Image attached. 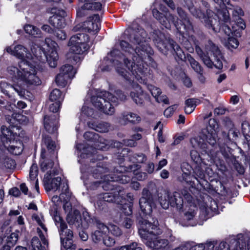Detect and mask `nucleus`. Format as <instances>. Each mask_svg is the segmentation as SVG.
Listing matches in <instances>:
<instances>
[{
	"instance_id": "nucleus-1",
	"label": "nucleus",
	"mask_w": 250,
	"mask_h": 250,
	"mask_svg": "<svg viewBox=\"0 0 250 250\" xmlns=\"http://www.w3.org/2000/svg\"><path fill=\"white\" fill-rule=\"evenodd\" d=\"M129 33L130 43L125 41L120 42V46L124 52L122 60L128 71L122 67V63L118 60H111L110 62L114 65L117 73L124 79V86L132 88L130 93L132 99L136 104L142 105L146 96L132 78H135L140 83H146L147 68L145 61L149 59L153 51L147 43L150 38L147 37L144 29H131Z\"/></svg>"
},
{
	"instance_id": "nucleus-2",
	"label": "nucleus",
	"mask_w": 250,
	"mask_h": 250,
	"mask_svg": "<svg viewBox=\"0 0 250 250\" xmlns=\"http://www.w3.org/2000/svg\"><path fill=\"white\" fill-rule=\"evenodd\" d=\"M6 50L11 55L21 60L19 63V68L14 66L7 68V72L12 78L19 80L22 84L27 86L41 83V81L37 75L35 66L25 61V59H34L33 54L27 52L26 48L21 45L8 47Z\"/></svg>"
},
{
	"instance_id": "nucleus-3",
	"label": "nucleus",
	"mask_w": 250,
	"mask_h": 250,
	"mask_svg": "<svg viewBox=\"0 0 250 250\" xmlns=\"http://www.w3.org/2000/svg\"><path fill=\"white\" fill-rule=\"evenodd\" d=\"M158 221H154L153 224L150 221H144L139 228V234L146 246L151 250H170L171 245L167 239L157 237Z\"/></svg>"
},
{
	"instance_id": "nucleus-4",
	"label": "nucleus",
	"mask_w": 250,
	"mask_h": 250,
	"mask_svg": "<svg viewBox=\"0 0 250 250\" xmlns=\"http://www.w3.org/2000/svg\"><path fill=\"white\" fill-rule=\"evenodd\" d=\"M116 95L118 98L108 92L101 91L91 97V102L101 111L108 115H112L114 113L115 109L111 103L116 104L118 99L121 101L126 99V96L121 90L117 91Z\"/></svg>"
},
{
	"instance_id": "nucleus-5",
	"label": "nucleus",
	"mask_w": 250,
	"mask_h": 250,
	"mask_svg": "<svg viewBox=\"0 0 250 250\" xmlns=\"http://www.w3.org/2000/svg\"><path fill=\"white\" fill-rule=\"evenodd\" d=\"M45 43L50 48L48 50V54L47 56L45 55L44 52L42 50L41 48L38 46H34L31 48L32 54L34 57L41 62H43L44 59H46L50 67H55L57 65L58 60V54L57 53V49L58 46L57 43L49 38H47L45 40Z\"/></svg>"
},
{
	"instance_id": "nucleus-6",
	"label": "nucleus",
	"mask_w": 250,
	"mask_h": 250,
	"mask_svg": "<svg viewBox=\"0 0 250 250\" xmlns=\"http://www.w3.org/2000/svg\"><path fill=\"white\" fill-rule=\"evenodd\" d=\"M152 38L157 47L161 50L164 49H173L175 52V59L177 61H184L185 54L180 46L169 37H166L159 31H155L152 35Z\"/></svg>"
},
{
	"instance_id": "nucleus-7",
	"label": "nucleus",
	"mask_w": 250,
	"mask_h": 250,
	"mask_svg": "<svg viewBox=\"0 0 250 250\" xmlns=\"http://www.w3.org/2000/svg\"><path fill=\"white\" fill-rule=\"evenodd\" d=\"M54 220L59 229L62 246L65 250H75L76 246L73 244L72 231L67 229L66 224L57 213L54 215Z\"/></svg>"
},
{
	"instance_id": "nucleus-8",
	"label": "nucleus",
	"mask_w": 250,
	"mask_h": 250,
	"mask_svg": "<svg viewBox=\"0 0 250 250\" xmlns=\"http://www.w3.org/2000/svg\"><path fill=\"white\" fill-rule=\"evenodd\" d=\"M185 2L191 14L194 16L201 19L202 22H204L207 27L212 29L214 32H217L218 29H220L218 27V21L213 17V16H215V15L212 11L207 9V16H206L201 10L194 8L191 0H185Z\"/></svg>"
},
{
	"instance_id": "nucleus-9",
	"label": "nucleus",
	"mask_w": 250,
	"mask_h": 250,
	"mask_svg": "<svg viewBox=\"0 0 250 250\" xmlns=\"http://www.w3.org/2000/svg\"><path fill=\"white\" fill-rule=\"evenodd\" d=\"M89 36L83 33H78L72 36L68 43L70 49L74 53L82 54L86 51L91 44H89Z\"/></svg>"
},
{
	"instance_id": "nucleus-10",
	"label": "nucleus",
	"mask_w": 250,
	"mask_h": 250,
	"mask_svg": "<svg viewBox=\"0 0 250 250\" xmlns=\"http://www.w3.org/2000/svg\"><path fill=\"white\" fill-rule=\"evenodd\" d=\"M140 208L141 211L146 215H147L148 217H147V220H144L140 222V224L144 221H150L151 224H153L154 221L157 220L154 219L150 216L152 208L155 207V204L153 196L150 191L144 188L142 191V196L139 201ZM141 225H140V226Z\"/></svg>"
},
{
	"instance_id": "nucleus-11",
	"label": "nucleus",
	"mask_w": 250,
	"mask_h": 250,
	"mask_svg": "<svg viewBox=\"0 0 250 250\" xmlns=\"http://www.w3.org/2000/svg\"><path fill=\"white\" fill-rule=\"evenodd\" d=\"M227 8L232 11L233 21L236 23V25L239 27V28L237 29L235 26H233L234 34L236 37H241L242 31L246 28L245 23L240 17L244 15L243 11L241 8L237 6L234 7L231 4L229 5L228 4Z\"/></svg>"
},
{
	"instance_id": "nucleus-12",
	"label": "nucleus",
	"mask_w": 250,
	"mask_h": 250,
	"mask_svg": "<svg viewBox=\"0 0 250 250\" xmlns=\"http://www.w3.org/2000/svg\"><path fill=\"white\" fill-rule=\"evenodd\" d=\"M153 17L159 21L162 25L167 29H169L171 23L173 24L177 30H181L178 19L169 12H166L164 16L157 9L152 11Z\"/></svg>"
},
{
	"instance_id": "nucleus-13",
	"label": "nucleus",
	"mask_w": 250,
	"mask_h": 250,
	"mask_svg": "<svg viewBox=\"0 0 250 250\" xmlns=\"http://www.w3.org/2000/svg\"><path fill=\"white\" fill-rule=\"evenodd\" d=\"M124 195L125 191L120 188H117L110 192L98 195V198L107 202H115L119 203L122 201Z\"/></svg>"
},
{
	"instance_id": "nucleus-14",
	"label": "nucleus",
	"mask_w": 250,
	"mask_h": 250,
	"mask_svg": "<svg viewBox=\"0 0 250 250\" xmlns=\"http://www.w3.org/2000/svg\"><path fill=\"white\" fill-rule=\"evenodd\" d=\"M100 17L98 15H94L89 18V20L83 22L82 27L85 32L92 33L94 35L97 33L100 27Z\"/></svg>"
},
{
	"instance_id": "nucleus-15",
	"label": "nucleus",
	"mask_w": 250,
	"mask_h": 250,
	"mask_svg": "<svg viewBox=\"0 0 250 250\" xmlns=\"http://www.w3.org/2000/svg\"><path fill=\"white\" fill-rule=\"evenodd\" d=\"M1 134L0 138L2 144L4 145L7 144L13 138H16L18 136L20 132V129L18 128L13 127L12 129L7 127L4 125H2L0 128Z\"/></svg>"
},
{
	"instance_id": "nucleus-16",
	"label": "nucleus",
	"mask_w": 250,
	"mask_h": 250,
	"mask_svg": "<svg viewBox=\"0 0 250 250\" xmlns=\"http://www.w3.org/2000/svg\"><path fill=\"white\" fill-rule=\"evenodd\" d=\"M206 131L208 134H205L206 139L211 145H214L216 143V133L218 131V125L214 119L209 120Z\"/></svg>"
},
{
	"instance_id": "nucleus-17",
	"label": "nucleus",
	"mask_w": 250,
	"mask_h": 250,
	"mask_svg": "<svg viewBox=\"0 0 250 250\" xmlns=\"http://www.w3.org/2000/svg\"><path fill=\"white\" fill-rule=\"evenodd\" d=\"M248 240L247 249L250 250V231L245 234H239L237 239L235 240L231 246V250H246L245 240Z\"/></svg>"
},
{
	"instance_id": "nucleus-18",
	"label": "nucleus",
	"mask_w": 250,
	"mask_h": 250,
	"mask_svg": "<svg viewBox=\"0 0 250 250\" xmlns=\"http://www.w3.org/2000/svg\"><path fill=\"white\" fill-rule=\"evenodd\" d=\"M95 227L96 230L92 233L91 237L94 242L98 243L103 241L105 237L108 232V229L106 226L98 220H95Z\"/></svg>"
},
{
	"instance_id": "nucleus-19",
	"label": "nucleus",
	"mask_w": 250,
	"mask_h": 250,
	"mask_svg": "<svg viewBox=\"0 0 250 250\" xmlns=\"http://www.w3.org/2000/svg\"><path fill=\"white\" fill-rule=\"evenodd\" d=\"M104 140L102 138H99V141L94 144L95 148L92 146L87 145L84 146L83 144H79L77 145V148L82 151L83 154L88 155L90 153H94L95 149L104 150L107 148V145L105 142H103Z\"/></svg>"
},
{
	"instance_id": "nucleus-20",
	"label": "nucleus",
	"mask_w": 250,
	"mask_h": 250,
	"mask_svg": "<svg viewBox=\"0 0 250 250\" xmlns=\"http://www.w3.org/2000/svg\"><path fill=\"white\" fill-rule=\"evenodd\" d=\"M52 176L50 173L46 172L43 179L44 186L47 190L54 189L56 190L59 188L60 186L61 178L57 177L52 178Z\"/></svg>"
},
{
	"instance_id": "nucleus-21",
	"label": "nucleus",
	"mask_w": 250,
	"mask_h": 250,
	"mask_svg": "<svg viewBox=\"0 0 250 250\" xmlns=\"http://www.w3.org/2000/svg\"><path fill=\"white\" fill-rule=\"evenodd\" d=\"M0 88L1 91L6 95H8L12 90H14L20 96H23L25 93L24 88L22 86L11 85L5 82L0 83Z\"/></svg>"
},
{
	"instance_id": "nucleus-22",
	"label": "nucleus",
	"mask_w": 250,
	"mask_h": 250,
	"mask_svg": "<svg viewBox=\"0 0 250 250\" xmlns=\"http://www.w3.org/2000/svg\"><path fill=\"white\" fill-rule=\"evenodd\" d=\"M44 128L49 133L55 132L58 128V121L56 116L51 114L50 116H45L44 117Z\"/></svg>"
},
{
	"instance_id": "nucleus-23",
	"label": "nucleus",
	"mask_w": 250,
	"mask_h": 250,
	"mask_svg": "<svg viewBox=\"0 0 250 250\" xmlns=\"http://www.w3.org/2000/svg\"><path fill=\"white\" fill-rule=\"evenodd\" d=\"M57 9L55 8L50 9V12L55 14L50 17L49 22L55 28H61L65 25V20L63 17L57 14Z\"/></svg>"
},
{
	"instance_id": "nucleus-24",
	"label": "nucleus",
	"mask_w": 250,
	"mask_h": 250,
	"mask_svg": "<svg viewBox=\"0 0 250 250\" xmlns=\"http://www.w3.org/2000/svg\"><path fill=\"white\" fill-rule=\"evenodd\" d=\"M120 122L124 124H127L129 123L132 124H137L141 120V117L137 114L128 112H124L120 118Z\"/></svg>"
},
{
	"instance_id": "nucleus-25",
	"label": "nucleus",
	"mask_w": 250,
	"mask_h": 250,
	"mask_svg": "<svg viewBox=\"0 0 250 250\" xmlns=\"http://www.w3.org/2000/svg\"><path fill=\"white\" fill-rule=\"evenodd\" d=\"M170 206L177 210H181L183 208L184 201L180 192H174L170 194Z\"/></svg>"
},
{
	"instance_id": "nucleus-26",
	"label": "nucleus",
	"mask_w": 250,
	"mask_h": 250,
	"mask_svg": "<svg viewBox=\"0 0 250 250\" xmlns=\"http://www.w3.org/2000/svg\"><path fill=\"white\" fill-rule=\"evenodd\" d=\"M107 171L106 168H104L103 167H99L97 169H95L92 176L95 177L97 179H99V177L101 179V181H97L94 183L96 184H100L101 182H107V181H114L115 179L110 177L108 175H103L102 173H105Z\"/></svg>"
},
{
	"instance_id": "nucleus-27",
	"label": "nucleus",
	"mask_w": 250,
	"mask_h": 250,
	"mask_svg": "<svg viewBox=\"0 0 250 250\" xmlns=\"http://www.w3.org/2000/svg\"><path fill=\"white\" fill-rule=\"evenodd\" d=\"M177 10V13L180 18L181 25L183 26V28L188 32L192 31L193 29L192 24L185 12L182 8L179 7H178Z\"/></svg>"
},
{
	"instance_id": "nucleus-28",
	"label": "nucleus",
	"mask_w": 250,
	"mask_h": 250,
	"mask_svg": "<svg viewBox=\"0 0 250 250\" xmlns=\"http://www.w3.org/2000/svg\"><path fill=\"white\" fill-rule=\"evenodd\" d=\"M88 126L99 132H106L109 130L110 125L104 122H90L88 123Z\"/></svg>"
},
{
	"instance_id": "nucleus-29",
	"label": "nucleus",
	"mask_w": 250,
	"mask_h": 250,
	"mask_svg": "<svg viewBox=\"0 0 250 250\" xmlns=\"http://www.w3.org/2000/svg\"><path fill=\"white\" fill-rule=\"evenodd\" d=\"M6 118L8 122L11 124H16V122L21 124H26L28 119L27 117L21 114L14 112L12 114H6Z\"/></svg>"
},
{
	"instance_id": "nucleus-30",
	"label": "nucleus",
	"mask_w": 250,
	"mask_h": 250,
	"mask_svg": "<svg viewBox=\"0 0 250 250\" xmlns=\"http://www.w3.org/2000/svg\"><path fill=\"white\" fill-rule=\"evenodd\" d=\"M195 51L202 61L204 64L208 68H212L213 66V62L210 60L209 57L198 46H196Z\"/></svg>"
},
{
	"instance_id": "nucleus-31",
	"label": "nucleus",
	"mask_w": 250,
	"mask_h": 250,
	"mask_svg": "<svg viewBox=\"0 0 250 250\" xmlns=\"http://www.w3.org/2000/svg\"><path fill=\"white\" fill-rule=\"evenodd\" d=\"M95 220L97 219L96 218H91L88 212L84 211L83 213L82 218L81 217L80 219V227L86 229L91 224L95 226Z\"/></svg>"
},
{
	"instance_id": "nucleus-32",
	"label": "nucleus",
	"mask_w": 250,
	"mask_h": 250,
	"mask_svg": "<svg viewBox=\"0 0 250 250\" xmlns=\"http://www.w3.org/2000/svg\"><path fill=\"white\" fill-rule=\"evenodd\" d=\"M80 219L81 214L78 210H75L73 212L69 213L66 218L69 225H75L77 227H80Z\"/></svg>"
},
{
	"instance_id": "nucleus-33",
	"label": "nucleus",
	"mask_w": 250,
	"mask_h": 250,
	"mask_svg": "<svg viewBox=\"0 0 250 250\" xmlns=\"http://www.w3.org/2000/svg\"><path fill=\"white\" fill-rule=\"evenodd\" d=\"M41 156L42 159L41 160V168L42 170L43 171H47V172L50 173L51 175V170L54 165L53 162L52 160L44 159L45 157V150L42 151Z\"/></svg>"
},
{
	"instance_id": "nucleus-34",
	"label": "nucleus",
	"mask_w": 250,
	"mask_h": 250,
	"mask_svg": "<svg viewBox=\"0 0 250 250\" xmlns=\"http://www.w3.org/2000/svg\"><path fill=\"white\" fill-rule=\"evenodd\" d=\"M93 0H90V1H85V3L82 6L81 10L78 12V14L80 16H83V11L85 9L87 10H100L102 8V4L101 2H91Z\"/></svg>"
},
{
	"instance_id": "nucleus-35",
	"label": "nucleus",
	"mask_w": 250,
	"mask_h": 250,
	"mask_svg": "<svg viewBox=\"0 0 250 250\" xmlns=\"http://www.w3.org/2000/svg\"><path fill=\"white\" fill-rule=\"evenodd\" d=\"M170 194L167 192L164 191L159 194V201L161 207L164 209H167L170 204Z\"/></svg>"
},
{
	"instance_id": "nucleus-36",
	"label": "nucleus",
	"mask_w": 250,
	"mask_h": 250,
	"mask_svg": "<svg viewBox=\"0 0 250 250\" xmlns=\"http://www.w3.org/2000/svg\"><path fill=\"white\" fill-rule=\"evenodd\" d=\"M205 52L207 54H212L213 56L216 55L218 57L221 51L217 46L211 41H208L205 45Z\"/></svg>"
},
{
	"instance_id": "nucleus-37",
	"label": "nucleus",
	"mask_w": 250,
	"mask_h": 250,
	"mask_svg": "<svg viewBox=\"0 0 250 250\" xmlns=\"http://www.w3.org/2000/svg\"><path fill=\"white\" fill-rule=\"evenodd\" d=\"M24 29L26 33L33 37L39 38L41 37V30L34 25L26 24L24 26Z\"/></svg>"
},
{
	"instance_id": "nucleus-38",
	"label": "nucleus",
	"mask_w": 250,
	"mask_h": 250,
	"mask_svg": "<svg viewBox=\"0 0 250 250\" xmlns=\"http://www.w3.org/2000/svg\"><path fill=\"white\" fill-rule=\"evenodd\" d=\"M187 60L192 69L198 74L202 75L203 69L199 63L196 61L190 55H188Z\"/></svg>"
},
{
	"instance_id": "nucleus-39",
	"label": "nucleus",
	"mask_w": 250,
	"mask_h": 250,
	"mask_svg": "<svg viewBox=\"0 0 250 250\" xmlns=\"http://www.w3.org/2000/svg\"><path fill=\"white\" fill-rule=\"evenodd\" d=\"M62 193L60 194V198L63 200V202H65V204L63 205V208L65 210L69 211V208L68 205L67 201L69 200L70 197V194L68 192V186L67 184L62 188Z\"/></svg>"
},
{
	"instance_id": "nucleus-40",
	"label": "nucleus",
	"mask_w": 250,
	"mask_h": 250,
	"mask_svg": "<svg viewBox=\"0 0 250 250\" xmlns=\"http://www.w3.org/2000/svg\"><path fill=\"white\" fill-rule=\"evenodd\" d=\"M15 146L10 145V146L5 148L11 153L14 155H20L23 149V144L22 142H15Z\"/></svg>"
},
{
	"instance_id": "nucleus-41",
	"label": "nucleus",
	"mask_w": 250,
	"mask_h": 250,
	"mask_svg": "<svg viewBox=\"0 0 250 250\" xmlns=\"http://www.w3.org/2000/svg\"><path fill=\"white\" fill-rule=\"evenodd\" d=\"M190 143L193 147L196 149H205L207 147V144L203 139L200 137H197L191 139Z\"/></svg>"
},
{
	"instance_id": "nucleus-42",
	"label": "nucleus",
	"mask_w": 250,
	"mask_h": 250,
	"mask_svg": "<svg viewBox=\"0 0 250 250\" xmlns=\"http://www.w3.org/2000/svg\"><path fill=\"white\" fill-rule=\"evenodd\" d=\"M198 100L195 99H188L185 102L186 106L185 108V112L187 114L192 113L195 109Z\"/></svg>"
},
{
	"instance_id": "nucleus-43",
	"label": "nucleus",
	"mask_w": 250,
	"mask_h": 250,
	"mask_svg": "<svg viewBox=\"0 0 250 250\" xmlns=\"http://www.w3.org/2000/svg\"><path fill=\"white\" fill-rule=\"evenodd\" d=\"M19 231L11 233L9 235L5 237L4 241L7 244L6 245L10 247L14 246L18 239Z\"/></svg>"
},
{
	"instance_id": "nucleus-44",
	"label": "nucleus",
	"mask_w": 250,
	"mask_h": 250,
	"mask_svg": "<svg viewBox=\"0 0 250 250\" xmlns=\"http://www.w3.org/2000/svg\"><path fill=\"white\" fill-rule=\"evenodd\" d=\"M60 73L63 75H69V78L72 79L74 77L76 72L73 69L72 65L65 64L61 67Z\"/></svg>"
},
{
	"instance_id": "nucleus-45",
	"label": "nucleus",
	"mask_w": 250,
	"mask_h": 250,
	"mask_svg": "<svg viewBox=\"0 0 250 250\" xmlns=\"http://www.w3.org/2000/svg\"><path fill=\"white\" fill-rule=\"evenodd\" d=\"M212 243H208V241L203 244H200L191 247L189 250H213Z\"/></svg>"
},
{
	"instance_id": "nucleus-46",
	"label": "nucleus",
	"mask_w": 250,
	"mask_h": 250,
	"mask_svg": "<svg viewBox=\"0 0 250 250\" xmlns=\"http://www.w3.org/2000/svg\"><path fill=\"white\" fill-rule=\"evenodd\" d=\"M197 208L194 205H191L188 209L187 210L184 214V218L187 220H192L196 214Z\"/></svg>"
},
{
	"instance_id": "nucleus-47",
	"label": "nucleus",
	"mask_w": 250,
	"mask_h": 250,
	"mask_svg": "<svg viewBox=\"0 0 250 250\" xmlns=\"http://www.w3.org/2000/svg\"><path fill=\"white\" fill-rule=\"evenodd\" d=\"M69 79H70L69 75H63L60 73L56 77V82L58 86L64 87Z\"/></svg>"
},
{
	"instance_id": "nucleus-48",
	"label": "nucleus",
	"mask_w": 250,
	"mask_h": 250,
	"mask_svg": "<svg viewBox=\"0 0 250 250\" xmlns=\"http://www.w3.org/2000/svg\"><path fill=\"white\" fill-rule=\"evenodd\" d=\"M208 243L213 244V250H230L229 245L225 242L218 243L215 241H208Z\"/></svg>"
},
{
	"instance_id": "nucleus-49",
	"label": "nucleus",
	"mask_w": 250,
	"mask_h": 250,
	"mask_svg": "<svg viewBox=\"0 0 250 250\" xmlns=\"http://www.w3.org/2000/svg\"><path fill=\"white\" fill-rule=\"evenodd\" d=\"M229 10L227 8L226 9L219 11L217 15L218 19L226 22L229 21L230 19Z\"/></svg>"
},
{
	"instance_id": "nucleus-50",
	"label": "nucleus",
	"mask_w": 250,
	"mask_h": 250,
	"mask_svg": "<svg viewBox=\"0 0 250 250\" xmlns=\"http://www.w3.org/2000/svg\"><path fill=\"white\" fill-rule=\"evenodd\" d=\"M108 229V231L116 237H119L122 234V231L121 229L116 225L110 224L106 226Z\"/></svg>"
},
{
	"instance_id": "nucleus-51",
	"label": "nucleus",
	"mask_w": 250,
	"mask_h": 250,
	"mask_svg": "<svg viewBox=\"0 0 250 250\" xmlns=\"http://www.w3.org/2000/svg\"><path fill=\"white\" fill-rule=\"evenodd\" d=\"M233 26H235L236 29H238L239 27L236 25V23L232 24V29H230L229 26L227 24L223 25L221 27L222 31L228 37H230V35H232L234 36L237 37L234 33V31L233 30Z\"/></svg>"
},
{
	"instance_id": "nucleus-52",
	"label": "nucleus",
	"mask_w": 250,
	"mask_h": 250,
	"mask_svg": "<svg viewBox=\"0 0 250 250\" xmlns=\"http://www.w3.org/2000/svg\"><path fill=\"white\" fill-rule=\"evenodd\" d=\"M32 219L35 220L38 224L41 227V228L43 230V231L46 232L47 231V228L45 227V225L43 224V217L42 214H34L32 215Z\"/></svg>"
},
{
	"instance_id": "nucleus-53",
	"label": "nucleus",
	"mask_w": 250,
	"mask_h": 250,
	"mask_svg": "<svg viewBox=\"0 0 250 250\" xmlns=\"http://www.w3.org/2000/svg\"><path fill=\"white\" fill-rule=\"evenodd\" d=\"M214 59L213 62V66L217 69H222L223 67V57L221 53H219V55L218 56H216V55L213 56Z\"/></svg>"
},
{
	"instance_id": "nucleus-54",
	"label": "nucleus",
	"mask_w": 250,
	"mask_h": 250,
	"mask_svg": "<svg viewBox=\"0 0 250 250\" xmlns=\"http://www.w3.org/2000/svg\"><path fill=\"white\" fill-rule=\"evenodd\" d=\"M239 45L237 40L233 37H228V41L226 43V46L229 49L236 48Z\"/></svg>"
},
{
	"instance_id": "nucleus-55",
	"label": "nucleus",
	"mask_w": 250,
	"mask_h": 250,
	"mask_svg": "<svg viewBox=\"0 0 250 250\" xmlns=\"http://www.w3.org/2000/svg\"><path fill=\"white\" fill-rule=\"evenodd\" d=\"M193 176L191 175V172L182 173L181 176L178 177V179L180 182H185L187 183L190 184L192 182Z\"/></svg>"
},
{
	"instance_id": "nucleus-56",
	"label": "nucleus",
	"mask_w": 250,
	"mask_h": 250,
	"mask_svg": "<svg viewBox=\"0 0 250 250\" xmlns=\"http://www.w3.org/2000/svg\"><path fill=\"white\" fill-rule=\"evenodd\" d=\"M2 163L4 166L7 168L12 169L15 167V162L11 158L5 157L3 159Z\"/></svg>"
},
{
	"instance_id": "nucleus-57",
	"label": "nucleus",
	"mask_w": 250,
	"mask_h": 250,
	"mask_svg": "<svg viewBox=\"0 0 250 250\" xmlns=\"http://www.w3.org/2000/svg\"><path fill=\"white\" fill-rule=\"evenodd\" d=\"M50 100L51 101H60L61 99V92L58 89H54L52 91L50 94Z\"/></svg>"
},
{
	"instance_id": "nucleus-58",
	"label": "nucleus",
	"mask_w": 250,
	"mask_h": 250,
	"mask_svg": "<svg viewBox=\"0 0 250 250\" xmlns=\"http://www.w3.org/2000/svg\"><path fill=\"white\" fill-rule=\"evenodd\" d=\"M119 250H142V249L137 243L133 242L129 245L122 246Z\"/></svg>"
},
{
	"instance_id": "nucleus-59",
	"label": "nucleus",
	"mask_w": 250,
	"mask_h": 250,
	"mask_svg": "<svg viewBox=\"0 0 250 250\" xmlns=\"http://www.w3.org/2000/svg\"><path fill=\"white\" fill-rule=\"evenodd\" d=\"M38 166L36 164H33L30 167V172H29V177L30 179L33 181H36V177L38 175Z\"/></svg>"
},
{
	"instance_id": "nucleus-60",
	"label": "nucleus",
	"mask_w": 250,
	"mask_h": 250,
	"mask_svg": "<svg viewBox=\"0 0 250 250\" xmlns=\"http://www.w3.org/2000/svg\"><path fill=\"white\" fill-rule=\"evenodd\" d=\"M31 250H41L42 245L37 237H34L31 240Z\"/></svg>"
},
{
	"instance_id": "nucleus-61",
	"label": "nucleus",
	"mask_w": 250,
	"mask_h": 250,
	"mask_svg": "<svg viewBox=\"0 0 250 250\" xmlns=\"http://www.w3.org/2000/svg\"><path fill=\"white\" fill-rule=\"evenodd\" d=\"M44 143L48 150H54L55 149V143L51 140L49 137H46L44 139Z\"/></svg>"
},
{
	"instance_id": "nucleus-62",
	"label": "nucleus",
	"mask_w": 250,
	"mask_h": 250,
	"mask_svg": "<svg viewBox=\"0 0 250 250\" xmlns=\"http://www.w3.org/2000/svg\"><path fill=\"white\" fill-rule=\"evenodd\" d=\"M194 173L195 174L193 176V178L196 179H198L197 177L202 179L204 178V171L200 168V167H196L194 171Z\"/></svg>"
},
{
	"instance_id": "nucleus-63",
	"label": "nucleus",
	"mask_w": 250,
	"mask_h": 250,
	"mask_svg": "<svg viewBox=\"0 0 250 250\" xmlns=\"http://www.w3.org/2000/svg\"><path fill=\"white\" fill-rule=\"evenodd\" d=\"M148 89L151 92L152 95L155 98H157L161 93V91L160 88L155 87L153 85H150L148 86Z\"/></svg>"
},
{
	"instance_id": "nucleus-64",
	"label": "nucleus",
	"mask_w": 250,
	"mask_h": 250,
	"mask_svg": "<svg viewBox=\"0 0 250 250\" xmlns=\"http://www.w3.org/2000/svg\"><path fill=\"white\" fill-rule=\"evenodd\" d=\"M54 33L57 38L60 40H64L67 37L66 33L62 30H57L54 32Z\"/></svg>"
}]
</instances>
